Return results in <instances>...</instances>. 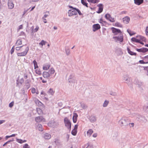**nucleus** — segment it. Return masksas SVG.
<instances>
[{"instance_id":"obj_29","label":"nucleus","mask_w":148,"mask_h":148,"mask_svg":"<svg viewBox=\"0 0 148 148\" xmlns=\"http://www.w3.org/2000/svg\"><path fill=\"white\" fill-rule=\"evenodd\" d=\"M36 103L39 107L42 106L43 105V104L38 100L36 101Z\"/></svg>"},{"instance_id":"obj_8","label":"nucleus","mask_w":148,"mask_h":148,"mask_svg":"<svg viewBox=\"0 0 148 148\" xmlns=\"http://www.w3.org/2000/svg\"><path fill=\"white\" fill-rule=\"evenodd\" d=\"M35 120L37 122H40L42 121H45V119L42 116L36 117Z\"/></svg>"},{"instance_id":"obj_4","label":"nucleus","mask_w":148,"mask_h":148,"mask_svg":"<svg viewBox=\"0 0 148 148\" xmlns=\"http://www.w3.org/2000/svg\"><path fill=\"white\" fill-rule=\"evenodd\" d=\"M29 49V48L28 47H26L25 49V51L21 53H18L17 55L18 56H25L27 54Z\"/></svg>"},{"instance_id":"obj_35","label":"nucleus","mask_w":148,"mask_h":148,"mask_svg":"<svg viewBox=\"0 0 148 148\" xmlns=\"http://www.w3.org/2000/svg\"><path fill=\"white\" fill-rule=\"evenodd\" d=\"M42 125L40 124H38L37 126L38 129V130L40 131H42Z\"/></svg>"},{"instance_id":"obj_7","label":"nucleus","mask_w":148,"mask_h":148,"mask_svg":"<svg viewBox=\"0 0 148 148\" xmlns=\"http://www.w3.org/2000/svg\"><path fill=\"white\" fill-rule=\"evenodd\" d=\"M74 8L73 9H72L71 10H70L68 11V14L69 16H71L73 15H76L77 14V11H76L75 10Z\"/></svg>"},{"instance_id":"obj_42","label":"nucleus","mask_w":148,"mask_h":148,"mask_svg":"<svg viewBox=\"0 0 148 148\" xmlns=\"http://www.w3.org/2000/svg\"><path fill=\"white\" fill-rule=\"evenodd\" d=\"M110 15L108 14H106L105 16V17L107 20H109V18L110 17Z\"/></svg>"},{"instance_id":"obj_64","label":"nucleus","mask_w":148,"mask_h":148,"mask_svg":"<svg viewBox=\"0 0 148 148\" xmlns=\"http://www.w3.org/2000/svg\"><path fill=\"white\" fill-rule=\"evenodd\" d=\"M36 90L34 88H33L32 90V92L33 93H34L35 92Z\"/></svg>"},{"instance_id":"obj_45","label":"nucleus","mask_w":148,"mask_h":148,"mask_svg":"<svg viewBox=\"0 0 148 148\" xmlns=\"http://www.w3.org/2000/svg\"><path fill=\"white\" fill-rule=\"evenodd\" d=\"M110 95L113 96H115L117 94L115 92H110Z\"/></svg>"},{"instance_id":"obj_60","label":"nucleus","mask_w":148,"mask_h":148,"mask_svg":"<svg viewBox=\"0 0 148 148\" xmlns=\"http://www.w3.org/2000/svg\"><path fill=\"white\" fill-rule=\"evenodd\" d=\"M140 40H142L143 41H145L146 40V39L145 37L141 36V37L140 38Z\"/></svg>"},{"instance_id":"obj_30","label":"nucleus","mask_w":148,"mask_h":148,"mask_svg":"<svg viewBox=\"0 0 148 148\" xmlns=\"http://www.w3.org/2000/svg\"><path fill=\"white\" fill-rule=\"evenodd\" d=\"M93 132V131L92 129L89 130L87 132V134L89 136H90L92 133Z\"/></svg>"},{"instance_id":"obj_2","label":"nucleus","mask_w":148,"mask_h":148,"mask_svg":"<svg viewBox=\"0 0 148 148\" xmlns=\"http://www.w3.org/2000/svg\"><path fill=\"white\" fill-rule=\"evenodd\" d=\"M64 121L66 127L70 131L71 130V124L70 120L67 117H65L64 118Z\"/></svg>"},{"instance_id":"obj_37","label":"nucleus","mask_w":148,"mask_h":148,"mask_svg":"<svg viewBox=\"0 0 148 148\" xmlns=\"http://www.w3.org/2000/svg\"><path fill=\"white\" fill-rule=\"evenodd\" d=\"M46 43V41H45L44 40H42L41 42L39 43V45L43 46V45H45Z\"/></svg>"},{"instance_id":"obj_46","label":"nucleus","mask_w":148,"mask_h":148,"mask_svg":"<svg viewBox=\"0 0 148 148\" xmlns=\"http://www.w3.org/2000/svg\"><path fill=\"white\" fill-rule=\"evenodd\" d=\"M127 32L130 35V36H132L134 34V33L132 34L131 33V31L130 29H127Z\"/></svg>"},{"instance_id":"obj_40","label":"nucleus","mask_w":148,"mask_h":148,"mask_svg":"<svg viewBox=\"0 0 148 148\" xmlns=\"http://www.w3.org/2000/svg\"><path fill=\"white\" fill-rule=\"evenodd\" d=\"M144 69L145 71L146 74L148 76V66H144Z\"/></svg>"},{"instance_id":"obj_12","label":"nucleus","mask_w":148,"mask_h":148,"mask_svg":"<svg viewBox=\"0 0 148 148\" xmlns=\"http://www.w3.org/2000/svg\"><path fill=\"white\" fill-rule=\"evenodd\" d=\"M136 50L139 52H142L144 53L148 51V49L146 48H142L140 49H137Z\"/></svg>"},{"instance_id":"obj_63","label":"nucleus","mask_w":148,"mask_h":148,"mask_svg":"<svg viewBox=\"0 0 148 148\" xmlns=\"http://www.w3.org/2000/svg\"><path fill=\"white\" fill-rule=\"evenodd\" d=\"M123 147L124 148H130V146L128 145L125 144V145H123Z\"/></svg>"},{"instance_id":"obj_49","label":"nucleus","mask_w":148,"mask_h":148,"mask_svg":"<svg viewBox=\"0 0 148 148\" xmlns=\"http://www.w3.org/2000/svg\"><path fill=\"white\" fill-rule=\"evenodd\" d=\"M141 115L139 114H136V119L137 120V121H139V119L140 118V117L141 116Z\"/></svg>"},{"instance_id":"obj_15","label":"nucleus","mask_w":148,"mask_h":148,"mask_svg":"<svg viewBox=\"0 0 148 148\" xmlns=\"http://www.w3.org/2000/svg\"><path fill=\"white\" fill-rule=\"evenodd\" d=\"M43 76L44 78H48L50 76L49 73L46 71H44L42 73Z\"/></svg>"},{"instance_id":"obj_51","label":"nucleus","mask_w":148,"mask_h":148,"mask_svg":"<svg viewBox=\"0 0 148 148\" xmlns=\"http://www.w3.org/2000/svg\"><path fill=\"white\" fill-rule=\"evenodd\" d=\"M36 74H37L38 75H40L42 74L41 72L39 70H36Z\"/></svg>"},{"instance_id":"obj_1","label":"nucleus","mask_w":148,"mask_h":148,"mask_svg":"<svg viewBox=\"0 0 148 148\" xmlns=\"http://www.w3.org/2000/svg\"><path fill=\"white\" fill-rule=\"evenodd\" d=\"M130 122V120L128 118L124 117H123L120 119L119 122V123L122 128H124L128 125Z\"/></svg>"},{"instance_id":"obj_3","label":"nucleus","mask_w":148,"mask_h":148,"mask_svg":"<svg viewBox=\"0 0 148 148\" xmlns=\"http://www.w3.org/2000/svg\"><path fill=\"white\" fill-rule=\"evenodd\" d=\"M113 38L114 39L115 41L117 42H122L123 41V36L122 34H121L119 36H113Z\"/></svg>"},{"instance_id":"obj_13","label":"nucleus","mask_w":148,"mask_h":148,"mask_svg":"<svg viewBox=\"0 0 148 148\" xmlns=\"http://www.w3.org/2000/svg\"><path fill=\"white\" fill-rule=\"evenodd\" d=\"M8 8L10 9H12L14 7V4L12 0H9L8 3Z\"/></svg>"},{"instance_id":"obj_59","label":"nucleus","mask_w":148,"mask_h":148,"mask_svg":"<svg viewBox=\"0 0 148 148\" xmlns=\"http://www.w3.org/2000/svg\"><path fill=\"white\" fill-rule=\"evenodd\" d=\"M49 16L48 14H45L43 17L42 18V19H43L44 20H46V19L45 18H46L47 16Z\"/></svg>"},{"instance_id":"obj_11","label":"nucleus","mask_w":148,"mask_h":148,"mask_svg":"<svg viewBox=\"0 0 148 148\" xmlns=\"http://www.w3.org/2000/svg\"><path fill=\"white\" fill-rule=\"evenodd\" d=\"M97 6L99 7L98 10L97 12L98 14H99L101 13L103 10V5L102 4H99L97 5Z\"/></svg>"},{"instance_id":"obj_61","label":"nucleus","mask_w":148,"mask_h":148,"mask_svg":"<svg viewBox=\"0 0 148 148\" xmlns=\"http://www.w3.org/2000/svg\"><path fill=\"white\" fill-rule=\"evenodd\" d=\"M145 33L146 35L148 36V26L145 29Z\"/></svg>"},{"instance_id":"obj_32","label":"nucleus","mask_w":148,"mask_h":148,"mask_svg":"<svg viewBox=\"0 0 148 148\" xmlns=\"http://www.w3.org/2000/svg\"><path fill=\"white\" fill-rule=\"evenodd\" d=\"M131 40L132 41L135 42H140V40L138 39H136V38L133 37L131 38Z\"/></svg>"},{"instance_id":"obj_9","label":"nucleus","mask_w":148,"mask_h":148,"mask_svg":"<svg viewBox=\"0 0 148 148\" xmlns=\"http://www.w3.org/2000/svg\"><path fill=\"white\" fill-rule=\"evenodd\" d=\"M100 25L98 24H94L92 26L93 31L95 32L100 28Z\"/></svg>"},{"instance_id":"obj_44","label":"nucleus","mask_w":148,"mask_h":148,"mask_svg":"<svg viewBox=\"0 0 148 148\" xmlns=\"http://www.w3.org/2000/svg\"><path fill=\"white\" fill-rule=\"evenodd\" d=\"M144 60L148 63V55L144 57Z\"/></svg>"},{"instance_id":"obj_27","label":"nucleus","mask_w":148,"mask_h":148,"mask_svg":"<svg viewBox=\"0 0 148 148\" xmlns=\"http://www.w3.org/2000/svg\"><path fill=\"white\" fill-rule=\"evenodd\" d=\"M109 101L105 100L103 105V107H106L107 106L109 103Z\"/></svg>"},{"instance_id":"obj_19","label":"nucleus","mask_w":148,"mask_h":148,"mask_svg":"<svg viewBox=\"0 0 148 148\" xmlns=\"http://www.w3.org/2000/svg\"><path fill=\"white\" fill-rule=\"evenodd\" d=\"M24 80L23 79V78L21 79L19 81L18 80V79L16 80V86H18L19 85V83H20L21 84H22Z\"/></svg>"},{"instance_id":"obj_17","label":"nucleus","mask_w":148,"mask_h":148,"mask_svg":"<svg viewBox=\"0 0 148 148\" xmlns=\"http://www.w3.org/2000/svg\"><path fill=\"white\" fill-rule=\"evenodd\" d=\"M90 121L92 123L95 122L96 120V119L95 116L91 115L89 118Z\"/></svg>"},{"instance_id":"obj_34","label":"nucleus","mask_w":148,"mask_h":148,"mask_svg":"<svg viewBox=\"0 0 148 148\" xmlns=\"http://www.w3.org/2000/svg\"><path fill=\"white\" fill-rule=\"evenodd\" d=\"M22 44V40L20 39H19L16 42V45L17 46H18L19 45H21Z\"/></svg>"},{"instance_id":"obj_23","label":"nucleus","mask_w":148,"mask_h":148,"mask_svg":"<svg viewBox=\"0 0 148 148\" xmlns=\"http://www.w3.org/2000/svg\"><path fill=\"white\" fill-rule=\"evenodd\" d=\"M144 111L146 112H148V103L145 104L143 108Z\"/></svg>"},{"instance_id":"obj_26","label":"nucleus","mask_w":148,"mask_h":148,"mask_svg":"<svg viewBox=\"0 0 148 148\" xmlns=\"http://www.w3.org/2000/svg\"><path fill=\"white\" fill-rule=\"evenodd\" d=\"M81 2L83 5L87 7H88V4L86 3V0H81Z\"/></svg>"},{"instance_id":"obj_5","label":"nucleus","mask_w":148,"mask_h":148,"mask_svg":"<svg viewBox=\"0 0 148 148\" xmlns=\"http://www.w3.org/2000/svg\"><path fill=\"white\" fill-rule=\"evenodd\" d=\"M68 81L70 83H74L75 82V79L74 76V74L72 73L71 74L68 79Z\"/></svg>"},{"instance_id":"obj_20","label":"nucleus","mask_w":148,"mask_h":148,"mask_svg":"<svg viewBox=\"0 0 148 148\" xmlns=\"http://www.w3.org/2000/svg\"><path fill=\"white\" fill-rule=\"evenodd\" d=\"M127 51L128 53L130 54L131 55L133 56L135 55L136 56V53H135L134 52L132 51H131L130 49L127 47Z\"/></svg>"},{"instance_id":"obj_39","label":"nucleus","mask_w":148,"mask_h":148,"mask_svg":"<svg viewBox=\"0 0 148 148\" xmlns=\"http://www.w3.org/2000/svg\"><path fill=\"white\" fill-rule=\"evenodd\" d=\"M48 92L49 94L52 95L54 94V92L53 91V89L50 88L49 90L48 91Z\"/></svg>"},{"instance_id":"obj_36","label":"nucleus","mask_w":148,"mask_h":148,"mask_svg":"<svg viewBox=\"0 0 148 148\" xmlns=\"http://www.w3.org/2000/svg\"><path fill=\"white\" fill-rule=\"evenodd\" d=\"M89 2L95 3L98 2L97 0H87Z\"/></svg>"},{"instance_id":"obj_52","label":"nucleus","mask_w":148,"mask_h":148,"mask_svg":"<svg viewBox=\"0 0 148 148\" xmlns=\"http://www.w3.org/2000/svg\"><path fill=\"white\" fill-rule=\"evenodd\" d=\"M16 141L18 142V143H20L22 144L23 142V140L21 139H16Z\"/></svg>"},{"instance_id":"obj_47","label":"nucleus","mask_w":148,"mask_h":148,"mask_svg":"<svg viewBox=\"0 0 148 148\" xmlns=\"http://www.w3.org/2000/svg\"><path fill=\"white\" fill-rule=\"evenodd\" d=\"M74 9H75V10L76 11H77V13L78 12V14L79 15H82V14L81 12L78 9L76 8H75Z\"/></svg>"},{"instance_id":"obj_43","label":"nucleus","mask_w":148,"mask_h":148,"mask_svg":"<svg viewBox=\"0 0 148 148\" xmlns=\"http://www.w3.org/2000/svg\"><path fill=\"white\" fill-rule=\"evenodd\" d=\"M144 59V58H143ZM139 62L140 64H146L147 63L146 61H145L144 60H140L139 61Z\"/></svg>"},{"instance_id":"obj_22","label":"nucleus","mask_w":148,"mask_h":148,"mask_svg":"<svg viewBox=\"0 0 148 148\" xmlns=\"http://www.w3.org/2000/svg\"><path fill=\"white\" fill-rule=\"evenodd\" d=\"M50 66V65L49 64H45L43 66V69L45 70H47L49 69Z\"/></svg>"},{"instance_id":"obj_38","label":"nucleus","mask_w":148,"mask_h":148,"mask_svg":"<svg viewBox=\"0 0 148 148\" xmlns=\"http://www.w3.org/2000/svg\"><path fill=\"white\" fill-rule=\"evenodd\" d=\"M77 133V130L74 129L71 131V134L73 136L76 135Z\"/></svg>"},{"instance_id":"obj_25","label":"nucleus","mask_w":148,"mask_h":148,"mask_svg":"<svg viewBox=\"0 0 148 148\" xmlns=\"http://www.w3.org/2000/svg\"><path fill=\"white\" fill-rule=\"evenodd\" d=\"M36 111L38 114L39 115L42 114L43 113L42 110L39 108H36Z\"/></svg>"},{"instance_id":"obj_14","label":"nucleus","mask_w":148,"mask_h":148,"mask_svg":"<svg viewBox=\"0 0 148 148\" xmlns=\"http://www.w3.org/2000/svg\"><path fill=\"white\" fill-rule=\"evenodd\" d=\"M123 22L125 24H127L130 21V18L128 16H125L123 18Z\"/></svg>"},{"instance_id":"obj_58","label":"nucleus","mask_w":148,"mask_h":148,"mask_svg":"<svg viewBox=\"0 0 148 148\" xmlns=\"http://www.w3.org/2000/svg\"><path fill=\"white\" fill-rule=\"evenodd\" d=\"M23 148H29V147L28 144L26 143L23 146Z\"/></svg>"},{"instance_id":"obj_16","label":"nucleus","mask_w":148,"mask_h":148,"mask_svg":"<svg viewBox=\"0 0 148 148\" xmlns=\"http://www.w3.org/2000/svg\"><path fill=\"white\" fill-rule=\"evenodd\" d=\"M73 114V121L74 123H75L77 121L78 115L75 113H74Z\"/></svg>"},{"instance_id":"obj_33","label":"nucleus","mask_w":148,"mask_h":148,"mask_svg":"<svg viewBox=\"0 0 148 148\" xmlns=\"http://www.w3.org/2000/svg\"><path fill=\"white\" fill-rule=\"evenodd\" d=\"M33 63L34 64V67L35 69L38 68V66L37 65V62H36V60H34L33 61Z\"/></svg>"},{"instance_id":"obj_21","label":"nucleus","mask_w":148,"mask_h":148,"mask_svg":"<svg viewBox=\"0 0 148 148\" xmlns=\"http://www.w3.org/2000/svg\"><path fill=\"white\" fill-rule=\"evenodd\" d=\"M44 138L45 139H49L51 138V136L49 134L46 133L44 134Z\"/></svg>"},{"instance_id":"obj_55","label":"nucleus","mask_w":148,"mask_h":148,"mask_svg":"<svg viewBox=\"0 0 148 148\" xmlns=\"http://www.w3.org/2000/svg\"><path fill=\"white\" fill-rule=\"evenodd\" d=\"M13 141V140H9V141H8L7 142H6L3 145V146H5L7 144L9 143L10 142H12Z\"/></svg>"},{"instance_id":"obj_6","label":"nucleus","mask_w":148,"mask_h":148,"mask_svg":"<svg viewBox=\"0 0 148 148\" xmlns=\"http://www.w3.org/2000/svg\"><path fill=\"white\" fill-rule=\"evenodd\" d=\"M112 32L114 34V35H117L118 34H120V35L122 34L121 30L119 29H116L114 27H112L111 28Z\"/></svg>"},{"instance_id":"obj_31","label":"nucleus","mask_w":148,"mask_h":148,"mask_svg":"<svg viewBox=\"0 0 148 148\" xmlns=\"http://www.w3.org/2000/svg\"><path fill=\"white\" fill-rule=\"evenodd\" d=\"M25 86L27 87V89H28L30 87V84L28 80H27L25 81Z\"/></svg>"},{"instance_id":"obj_24","label":"nucleus","mask_w":148,"mask_h":148,"mask_svg":"<svg viewBox=\"0 0 148 148\" xmlns=\"http://www.w3.org/2000/svg\"><path fill=\"white\" fill-rule=\"evenodd\" d=\"M139 119L140 121L146 122L147 121V120L145 119L144 116H141Z\"/></svg>"},{"instance_id":"obj_50","label":"nucleus","mask_w":148,"mask_h":148,"mask_svg":"<svg viewBox=\"0 0 148 148\" xmlns=\"http://www.w3.org/2000/svg\"><path fill=\"white\" fill-rule=\"evenodd\" d=\"M137 85H138L139 87H140L143 85V83L142 82H138L137 83Z\"/></svg>"},{"instance_id":"obj_53","label":"nucleus","mask_w":148,"mask_h":148,"mask_svg":"<svg viewBox=\"0 0 148 148\" xmlns=\"http://www.w3.org/2000/svg\"><path fill=\"white\" fill-rule=\"evenodd\" d=\"M110 21L111 22H114L115 21V20L114 19V18H112L111 16L109 18L108 20Z\"/></svg>"},{"instance_id":"obj_41","label":"nucleus","mask_w":148,"mask_h":148,"mask_svg":"<svg viewBox=\"0 0 148 148\" xmlns=\"http://www.w3.org/2000/svg\"><path fill=\"white\" fill-rule=\"evenodd\" d=\"M115 25L116 26L122 27V25L119 22H116L115 23Z\"/></svg>"},{"instance_id":"obj_10","label":"nucleus","mask_w":148,"mask_h":148,"mask_svg":"<svg viewBox=\"0 0 148 148\" xmlns=\"http://www.w3.org/2000/svg\"><path fill=\"white\" fill-rule=\"evenodd\" d=\"M123 80L125 81V82L128 84L129 86H131L130 85V79L129 77L127 75H125L123 77Z\"/></svg>"},{"instance_id":"obj_54","label":"nucleus","mask_w":148,"mask_h":148,"mask_svg":"<svg viewBox=\"0 0 148 148\" xmlns=\"http://www.w3.org/2000/svg\"><path fill=\"white\" fill-rule=\"evenodd\" d=\"M14 102L13 101H12L10 103L9 105V107L10 108L12 107L14 105Z\"/></svg>"},{"instance_id":"obj_28","label":"nucleus","mask_w":148,"mask_h":148,"mask_svg":"<svg viewBox=\"0 0 148 148\" xmlns=\"http://www.w3.org/2000/svg\"><path fill=\"white\" fill-rule=\"evenodd\" d=\"M55 72L54 69L53 68H51L50 70H49V73L50 75H51L53 74Z\"/></svg>"},{"instance_id":"obj_18","label":"nucleus","mask_w":148,"mask_h":148,"mask_svg":"<svg viewBox=\"0 0 148 148\" xmlns=\"http://www.w3.org/2000/svg\"><path fill=\"white\" fill-rule=\"evenodd\" d=\"M134 3L138 5H139L143 2V0H134Z\"/></svg>"},{"instance_id":"obj_48","label":"nucleus","mask_w":148,"mask_h":148,"mask_svg":"<svg viewBox=\"0 0 148 148\" xmlns=\"http://www.w3.org/2000/svg\"><path fill=\"white\" fill-rule=\"evenodd\" d=\"M66 53L67 55H69L70 54V50L69 49H65Z\"/></svg>"},{"instance_id":"obj_56","label":"nucleus","mask_w":148,"mask_h":148,"mask_svg":"<svg viewBox=\"0 0 148 148\" xmlns=\"http://www.w3.org/2000/svg\"><path fill=\"white\" fill-rule=\"evenodd\" d=\"M39 29V27L38 26H37L36 28H35V29L34 30V32H36Z\"/></svg>"},{"instance_id":"obj_62","label":"nucleus","mask_w":148,"mask_h":148,"mask_svg":"<svg viewBox=\"0 0 148 148\" xmlns=\"http://www.w3.org/2000/svg\"><path fill=\"white\" fill-rule=\"evenodd\" d=\"M23 46H24V45H23V46H21L20 47H17L16 48V50L17 51H18Z\"/></svg>"},{"instance_id":"obj_57","label":"nucleus","mask_w":148,"mask_h":148,"mask_svg":"<svg viewBox=\"0 0 148 148\" xmlns=\"http://www.w3.org/2000/svg\"><path fill=\"white\" fill-rule=\"evenodd\" d=\"M14 46H13V47L12 48L11 50V53L12 54L13 52H14Z\"/></svg>"}]
</instances>
